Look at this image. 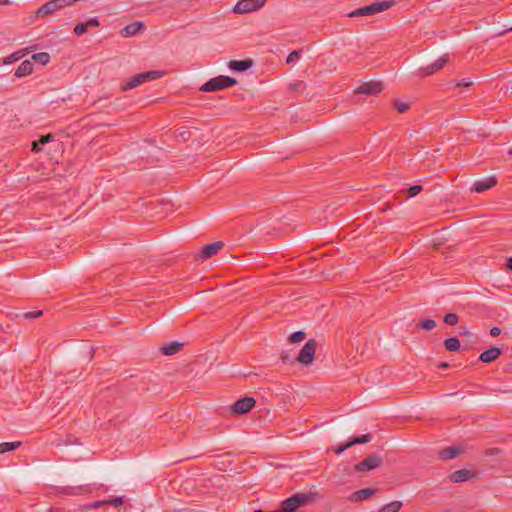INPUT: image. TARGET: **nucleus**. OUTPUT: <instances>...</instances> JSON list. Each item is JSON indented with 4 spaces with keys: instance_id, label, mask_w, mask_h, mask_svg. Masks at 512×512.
<instances>
[{
    "instance_id": "nucleus-31",
    "label": "nucleus",
    "mask_w": 512,
    "mask_h": 512,
    "mask_svg": "<svg viewBox=\"0 0 512 512\" xmlns=\"http://www.w3.org/2000/svg\"><path fill=\"white\" fill-rule=\"evenodd\" d=\"M420 327L430 331L436 327V322L433 319H425L420 323Z\"/></svg>"
},
{
    "instance_id": "nucleus-43",
    "label": "nucleus",
    "mask_w": 512,
    "mask_h": 512,
    "mask_svg": "<svg viewBox=\"0 0 512 512\" xmlns=\"http://www.w3.org/2000/svg\"><path fill=\"white\" fill-rule=\"evenodd\" d=\"M501 332H502V330L499 327H493L490 330V335L492 337H497V336H499L501 334Z\"/></svg>"
},
{
    "instance_id": "nucleus-17",
    "label": "nucleus",
    "mask_w": 512,
    "mask_h": 512,
    "mask_svg": "<svg viewBox=\"0 0 512 512\" xmlns=\"http://www.w3.org/2000/svg\"><path fill=\"white\" fill-rule=\"evenodd\" d=\"M59 8L57 6V3L55 0H50L40 6L36 12L37 17H45L47 15H51L55 11H57Z\"/></svg>"
},
{
    "instance_id": "nucleus-49",
    "label": "nucleus",
    "mask_w": 512,
    "mask_h": 512,
    "mask_svg": "<svg viewBox=\"0 0 512 512\" xmlns=\"http://www.w3.org/2000/svg\"><path fill=\"white\" fill-rule=\"evenodd\" d=\"M509 155L512 156V148L509 150Z\"/></svg>"
},
{
    "instance_id": "nucleus-30",
    "label": "nucleus",
    "mask_w": 512,
    "mask_h": 512,
    "mask_svg": "<svg viewBox=\"0 0 512 512\" xmlns=\"http://www.w3.org/2000/svg\"><path fill=\"white\" fill-rule=\"evenodd\" d=\"M280 359L284 364H290L294 362V356L290 351L283 350L280 353Z\"/></svg>"
},
{
    "instance_id": "nucleus-3",
    "label": "nucleus",
    "mask_w": 512,
    "mask_h": 512,
    "mask_svg": "<svg viewBox=\"0 0 512 512\" xmlns=\"http://www.w3.org/2000/svg\"><path fill=\"white\" fill-rule=\"evenodd\" d=\"M237 84V80L235 78L220 75L208 80L204 83L200 90L203 92H215L225 88L232 87Z\"/></svg>"
},
{
    "instance_id": "nucleus-13",
    "label": "nucleus",
    "mask_w": 512,
    "mask_h": 512,
    "mask_svg": "<svg viewBox=\"0 0 512 512\" xmlns=\"http://www.w3.org/2000/svg\"><path fill=\"white\" fill-rule=\"evenodd\" d=\"M472 477H475L474 472H472L471 470H468V469H460V470L453 472L449 476V479L453 483H460V482L467 481V480L471 479Z\"/></svg>"
},
{
    "instance_id": "nucleus-33",
    "label": "nucleus",
    "mask_w": 512,
    "mask_h": 512,
    "mask_svg": "<svg viewBox=\"0 0 512 512\" xmlns=\"http://www.w3.org/2000/svg\"><path fill=\"white\" fill-rule=\"evenodd\" d=\"M123 504V499L121 497H115L108 500H105V505H111L114 507L121 506Z\"/></svg>"
},
{
    "instance_id": "nucleus-8",
    "label": "nucleus",
    "mask_w": 512,
    "mask_h": 512,
    "mask_svg": "<svg viewBox=\"0 0 512 512\" xmlns=\"http://www.w3.org/2000/svg\"><path fill=\"white\" fill-rule=\"evenodd\" d=\"M448 60H449V55L448 54H444V55L440 56L432 64H430L428 66H425V67L419 68L417 70L416 74L418 76L432 75V74L436 73L437 71H439L440 69H442V67L448 62Z\"/></svg>"
},
{
    "instance_id": "nucleus-5",
    "label": "nucleus",
    "mask_w": 512,
    "mask_h": 512,
    "mask_svg": "<svg viewBox=\"0 0 512 512\" xmlns=\"http://www.w3.org/2000/svg\"><path fill=\"white\" fill-rule=\"evenodd\" d=\"M317 342L315 339H309L300 350L296 360L302 365H310L314 361Z\"/></svg>"
},
{
    "instance_id": "nucleus-38",
    "label": "nucleus",
    "mask_w": 512,
    "mask_h": 512,
    "mask_svg": "<svg viewBox=\"0 0 512 512\" xmlns=\"http://www.w3.org/2000/svg\"><path fill=\"white\" fill-rule=\"evenodd\" d=\"M298 58H299V51H298V50H294V51H292V52L288 55L286 62H287V63H291V62H293V61L297 60Z\"/></svg>"
},
{
    "instance_id": "nucleus-44",
    "label": "nucleus",
    "mask_w": 512,
    "mask_h": 512,
    "mask_svg": "<svg viewBox=\"0 0 512 512\" xmlns=\"http://www.w3.org/2000/svg\"><path fill=\"white\" fill-rule=\"evenodd\" d=\"M40 146H41V145L39 144V142H38V141H34V142L32 143V150H33V151H36V152H39V151L41 150V147H40Z\"/></svg>"
},
{
    "instance_id": "nucleus-19",
    "label": "nucleus",
    "mask_w": 512,
    "mask_h": 512,
    "mask_svg": "<svg viewBox=\"0 0 512 512\" xmlns=\"http://www.w3.org/2000/svg\"><path fill=\"white\" fill-rule=\"evenodd\" d=\"M33 72V63L30 60L23 61L15 71L17 78L25 77Z\"/></svg>"
},
{
    "instance_id": "nucleus-46",
    "label": "nucleus",
    "mask_w": 512,
    "mask_h": 512,
    "mask_svg": "<svg viewBox=\"0 0 512 512\" xmlns=\"http://www.w3.org/2000/svg\"><path fill=\"white\" fill-rule=\"evenodd\" d=\"M507 266L510 270H512V256L508 259Z\"/></svg>"
},
{
    "instance_id": "nucleus-37",
    "label": "nucleus",
    "mask_w": 512,
    "mask_h": 512,
    "mask_svg": "<svg viewBox=\"0 0 512 512\" xmlns=\"http://www.w3.org/2000/svg\"><path fill=\"white\" fill-rule=\"evenodd\" d=\"M395 107L399 113H404L409 109V105L404 102H396Z\"/></svg>"
},
{
    "instance_id": "nucleus-2",
    "label": "nucleus",
    "mask_w": 512,
    "mask_h": 512,
    "mask_svg": "<svg viewBox=\"0 0 512 512\" xmlns=\"http://www.w3.org/2000/svg\"><path fill=\"white\" fill-rule=\"evenodd\" d=\"M393 1H375L367 6L360 7L355 9L354 11L350 12L348 14L349 17L355 18V17H362V16H372L377 13L383 12L388 10L393 6Z\"/></svg>"
},
{
    "instance_id": "nucleus-28",
    "label": "nucleus",
    "mask_w": 512,
    "mask_h": 512,
    "mask_svg": "<svg viewBox=\"0 0 512 512\" xmlns=\"http://www.w3.org/2000/svg\"><path fill=\"white\" fill-rule=\"evenodd\" d=\"M305 338H306V333L304 331L299 330V331L292 333L289 336V341L291 343H299V342L303 341Z\"/></svg>"
},
{
    "instance_id": "nucleus-12",
    "label": "nucleus",
    "mask_w": 512,
    "mask_h": 512,
    "mask_svg": "<svg viewBox=\"0 0 512 512\" xmlns=\"http://www.w3.org/2000/svg\"><path fill=\"white\" fill-rule=\"evenodd\" d=\"M224 247V243L222 241H217L214 243L206 244L200 253V258L202 260H206L216 255L222 248Z\"/></svg>"
},
{
    "instance_id": "nucleus-4",
    "label": "nucleus",
    "mask_w": 512,
    "mask_h": 512,
    "mask_svg": "<svg viewBox=\"0 0 512 512\" xmlns=\"http://www.w3.org/2000/svg\"><path fill=\"white\" fill-rule=\"evenodd\" d=\"M162 74L163 73L160 71L152 70L134 75L125 81V83L122 85V90L128 91L134 89L147 81L156 80L160 78Z\"/></svg>"
},
{
    "instance_id": "nucleus-26",
    "label": "nucleus",
    "mask_w": 512,
    "mask_h": 512,
    "mask_svg": "<svg viewBox=\"0 0 512 512\" xmlns=\"http://www.w3.org/2000/svg\"><path fill=\"white\" fill-rule=\"evenodd\" d=\"M32 59L39 64L46 65L50 60V55L47 52H39L33 54Z\"/></svg>"
},
{
    "instance_id": "nucleus-25",
    "label": "nucleus",
    "mask_w": 512,
    "mask_h": 512,
    "mask_svg": "<svg viewBox=\"0 0 512 512\" xmlns=\"http://www.w3.org/2000/svg\"><path fill=\"white\" fill-rule=\"evenodd\" d=\"M20 446H21L20 441L0 443V455L5 452L13 451Z\"/></svg>"
},
{
    "instance_id": "nucleus-20",
    "label": "nucleus",
    "mask_w": 512,
    "mask_h": 512,
    "mask_svg": "<svg viewBox=\"0 0 512 512\" xmlns=\"http://www.w3.org/2000/svg\"><path fill=\"white\" fill-rule=\"evenodd\" d=\"M461 453V449L456 446L447 447L439 452V457L442 460H450L457 457Z\"/></svg>"
},
{
    "instance_id": "nucleus-16",
    "label": "nucleus",
    "mask_w": 512,
    "mask_h": 512,
    "mask_svg": "<svg viewBox=\"0 0 512 512\" xmlns=\"http://www.w3.org/2000/svg\"><path fill=\"white\" fill-rule=\"evenodd\" d=\"M100 25L97 18H91L86 22L78 23L74 27V33L78 36L85 34L89 28L98 27Z\"/></svg>"
},
{
    "instance_id": "nucleus-10",
    "label": "nucleus",
    "mask_w": 512,
    "mask_h": 512,
    "mask_svg": "<svg viewBox=\"0 0 512 512\" xmlns=\"http://www.w3.org/2000/svg\"><path fill=\"white\" fill-rule=\"evenodd\" d=\"M383 90V84L380 81H370L361 84L359 87L355 89V93L357 94H365V95H377Z\"/></svg>"
},
{
    "instance_id": "nucleus-42",
    "label": "nucleus",
    "mask_w": 512,
    "mask_h": 512,
    "mask_svg": "<svg viewBox=\"0 0 512 512\" xmlns=\"http://www.w3.org/2000/svg\"><path fill=\"white\" fill-rule=\"evenodd\" d=\"M103 505H105V500H103V501H96V502H93V503H91V504L89 505V508H90V509H97V508H99V507H101V506H103Z\"/></svg>"
},
{
    "instance_id": "nucleus-1",
    "label": "nucleus",
    "mask_w": 512,
    "mask_h": 512,
    "mask_svg": "<svg viewBox=\"0 0 512 512\" xmlns=\"http://www.w3.org/2000/svg\"><path fill=\"white\" fill-rule=\"evenodd\" d=\"M314 495L312 492L292 495L281 502V512H296L298 508L311 503L314 500Z\"/></svg>"
},
{
    "instance_id": "nucleus-22",
    "label": "nucleus",
    "mask_w": 512,
    "mask_h": 512,
    "mask_svg": "<svg viewBox=\"0 0 512 512\" xmlns=\"http://www.w3.org/2000/svg\"><path fill=\"white\" fill-rule=\"evenodd\" d=\"M183 344L179 343V342H172L170 344H166L164 346H162L160 348V351L164 354V355H174L176 353H178L181 348H182Z\"/></svg>"
},
{
    "instance_id": "nucleus-23",
    "label": "nucleus",
    "mask_w": 512,
    "mask_h": 512,
    "mask_svg": "<svg viewBox=\"0 0 512 512\" xmlns=\"http://www.w3.org/2000/svg\"><path fill=\"white\" fill-rule=\"evenodd\" d=\"M401 501H392L384 506H382L376 512H398L402 507Z\"/></svg>"
},
{
    "instance_id": "nucleus-34",
    "label": "nucleus",
    "mask_w": 512,
    "mask_h": 512,
    "mask_svg": "<svg viewBox=\"0 0 512 512\" xmlns=\"http://www.w3.org/2000/svg\"><path fill=\"white\" fill-rule=\"evenodd\" d=\"M350 447H352V443L349 440L347 443L341 444V445H339V446H337V447H335L333 449H334L336 454L340 455V454H342L345 450H347Z\"/></svg>"
},
{
    "instance_id": "nucleus-50",
    "label": "nucleus",
    "mask_w": 512,
    "mask_h": 512,
    "mask_svg": "<svg viewBox=\"0 0 512 512\" xmlns=\"http://www.w3.org/2000/svg\"><path fill=\"white\" fill-rule=\"evenodd\" d=\"M506 31H512V27L508 28Z\"/></svg>"
},
{
    "instance_id": "nucleus-14",
    "label": "nucleus",
    "mask_w": 512,
    "mask_h": 512,
    "mask_svg": "<svg viewBox=\"0 0 512 512\" xmlns=\"http://www.w3.org/2000/svg\"><path fill=\"white\" fill-rule=\"evenodd\" d=\"M502 351L496 346H492L489 349L482 352L479 356V360L484 363H490L501 355Z\"/></svg>"
},
{
    "instance_id": "nucleus-41",
    "label": "nucleus",
    "mask_w": 512,
    "mask_h": 512,
    "mask_svg": "<svg viewBox=\"0 0 512 512\" xmlns=\"http://www.w3.org/2000/svg\"><path fill=\"white\" fill-rule=\"evenodd\" d=\"M52 136L50 134L41 136V138L38 140L40 145H44L48 143L51 140Z\"/></svg>"
},
{
    "instance_id": "nucleus-27",
    "label": "nucleus",
    "mask_w": 512,
    "mask_h": 512,
    "mask_svg": "<svg viewBox=\"0 0 512 512\" xmlns=\"http://www.w3.org/2000/svg\"><path fill=\"white\" fill-rule=\"evenodd\" d=\"M371 440H372L371 434H363L361 436L353 437L350 439L352 446H354L356 444H365V443L370 442Z\"/></svg>"
},
{
    "instance_id": "nucleus-47",
    "label": "nucleus",
    "mask_w": 512,
    "mask_h": 512,
    "mask_svg": "<svg viewBox=\"0 0 512 512\" xmlns=\"http://www.w3.org/2000/svg\"><path fill=\"white\" fill-rule=\"evenodd\" d=\"M448 366H449V365H448V363H446V362H443V363H441V364L439 365V367H440V368H443V369H444V368H447Z\"/></svg>"
},
{
    "instance_id": "nucleus-40",
    "label": "nucleus",
    "mask_w": 512,
    "mask_h": 512,
    "mask_svg": "<svg viewBox=\"0 0 512 512\" xmlns=\"http://www.w3.org/2000/svg\"><path fill=\"white\" fill-rule=\"evenodd\" d=\"M472 85V81L467 79H462L461 81L457 82L456 86L458 87H470Z\"/></svg>"
},
{
    "instance_id": "nucleus-36",
    "label": "nucleus",
    "mask_w": 512,
    "mask_h": 512,
    "mask_svg": "<svg viewBox=\"0 0 512 512\" xmlns=\"http://www.w3.org/2000/svg\"><path fill=\"white\" fill-rule=\"evenodd\" d=\"M43 314L41 310L33 311V312H26L23 314V317L25 319H34L37 317H40Z\"/></svg>"
},
{
    "instance_id": "nucleus-32",
    "label": "nucleus",
    "mask_w": 512,
    "mask_h": 512,
    "mask_svg": "<svg viewBox=\"0 0 512 512\" xmlns=\"http://www.w3.org/2000/svg\"><path fill=\"white\" fill-rule=\"evenodd\" d=\"M423 190V186L421 185H413L410 188L407 189V196L408 197H415Z\"/></svg>"
},
{
    "instance_id": "nucleus-21",
    "label": "nucleus",
    "mask_w": 512,
    "mask_h": 512,
    "mask_svg": "<svg viewBox=\"0 0 512 512\" xmlns=\"http://www.w3.org/2000/svg\"><path fill=\"white\" fill-rule=\"evenodd\" d=\"M251 60H233L229 63V68L234 71H245L252 66Z\"/></svg>"
},
{
    "instance_id": "nucleus-9",
    "label": "nucleus",
    "mask_w": 512,
    "mask_h": 512,
    "mask_svg": "<svg viewBox=\"0 0 512 512\" xmlns=\"http://www.w3.org/2000/svg\"><path fill=\"white\" fill-rule=\"evenodd\" d=\"M255 404L256 400L253 397H243L232 405L231 411L234 414H246L254 408Z\"/></svg>"
},
{
    "instance_id": "nucleus-24",
    "label": "nucleus",
    "mask_w": 512,
    "mask_h": 512,
    "mask_svg": "<svg viewBox=\"0 0 512 512\" xmlns=\"http://www.w3.org/2000/svg\"><path fill=\"white\" fill-rule=\"evenodd\" d=\"M445 347L450 352L458 351L461 347V342L457 337H450L445 340Z\"/></svg>"
},
{
    "instance_id": "nucleus-35",
    "label": "nucleus",
    "mask_w": 512,
    "mask_h": 512,
    "mask_svg": "<svg viewBox=\"0 0 512 512\" xmlns=\"http://www.w3.org/2000/svg\"><path fill=\"white\" fill-rule=\"evenodd\" d=\"M55 1L57 3L58 8L60 9L65 6H72L79 0H55Z\"/></svg>"
},
{
    "instance_id": "nucleus-11",
    "label": "nucleus",
    "mask_w": 512,
    "mask_h": 512,
    "mask_svg": "<svg viewBox=\"0 0 512 512\" xmlns=\"http://www.w3.org/2000/svg\"><path fill=\"white\" fill-rule=\"evenodd\" d=\"M497 183V179L494 176L486 177L480 180L475 181L472 191L477 193H483L486 190L494 187Z\"/></svg>"
},
{
    "instance_id": "nucleus-15",
    "label": "nucleus",
    "mask_w": 512,
    "mask_h": 512,
    "mask_svg": "<svg viewBox=\"0 0 512 512\" xmlns=\"http://www.w3.org/2000/svg\"><path fill=\"white\" fill-rule=\"evenodd\" d=\"M143 29H144L143 22L135 21V22H132V23L126 25L121 30V35L123 37H132V36H135L136 34H138Z\"/></svg>"
},
{
    "instance_id": "nucleus-7",
    "label": "nucleus",
    "mask_w": 512,
    "mask_h": 512,
    "mask_svg": "<svg viewBox=\"0 0 512 512\" xmlns=\"http://www.w3.org/2000/svg\"><path fill=\"white\" fill-rule=\"evenodd\" d=\"M382 464V458L378 454L368 455L365 459L355 465L357 472H367L378 468Z\"/></svg>"
},
{
    "instance_id": "nucleus-18",
    "label": "nucleus",
    "mask_w": 512,
    "mask_h": 512,
    "mask_svg": "<svg viewBox=\"0 0 512 512\" xmlns=\"http://www.w3.org/2000/svg\"><path fill=\"white\" fill-rule=\"evenodd\" d=\"M375 491L376 490L373 488L360 489L351 495L350 501L358 502V501L366 500V499L370 498L372 495H374Z\"/></svg>"
},
{
    "instance_id": "nucleus-45",
    "label": "nucleus",
    "mask_w": 512,
    "mask_h": 512,
    "mask_svg": "<svg viewBox=\"0 0 512 512\" xmlns=\"http://www.w3.org/2000/svg\"><path fill=\"white\" fill-rule=\"evenodd\" d=\"M10 4V0H0V6Z\"/></svg>"
},
{
    "instance_id": "nucleus-39",
    "label": "nucleus",
    "mask_w": 512,
    "mask_h": 512,
    "mask_svg": "<svg viewBox=\"0 0 512 512\" xmlns=\"http://www.w3.org/2000/svg\"><path fill=\"white\" fill-rule=\"evenodd\" d=\"M501 452L499 448H489L485 451L486 456H494Z\"/></svg>"
},
{
    "instance_id": "nucleus-6",
    "label": "nucleus",
    "mask_w": 512,
    "mask_h": 512,
    "mask_svg": "<svg viewBox=\"0 0 512 512\" xmlns=\"http://www.w3.org/2000/svg\"><path fill=\"white\" fill-rule=\"evenodd\" d=\"M267 0H239L233 11L238 14H245L262 8Z\"/></svg>"
},
{
    "instance_id": "nucleus-48",
    "label": "nucleus",
    "mask_w": 512,
    "mask_h": 512,
    "mask_svg": "<svg viewBox=\"0 0 512 512\" xmlns=\"http://www.w3.org/2000/svg\"><path fill=\"white\" fill-rule=\"evenodd\" d=\"M254 512H263L261 509H257Z\"/></svg>"
},
{
    "instance_id": "nucleus-29",
    "label": "nucleus",
    "mask_w": 512,
    "mask_h": 512,
    "mask_svg": "<svg viewBox=\"0 0 512 512\" xmlns=\"http://www.w3.org/2000/svg\"><path fill=\"white\" fill-rule=\"evenodd\" d=\"M444 321L447 325L454 326L458 323L459 317L455 313H447L444 317Z\"/></svg>"
}]
</instances>
